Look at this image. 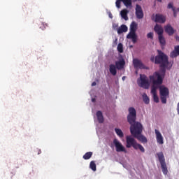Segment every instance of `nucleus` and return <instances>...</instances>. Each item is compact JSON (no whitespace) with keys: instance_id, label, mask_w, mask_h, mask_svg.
<instances>
[{"instance_id":"obj_32","label":"nucleus","mask_w":179,"mask_h":179,"mask_svg":"<svg viewBox=\"0 0 179 179\" xmlns=\"http://www.w3.org/2000/svg\"><path fill=\"white\" fill-rule=\"evenodd\" d=\"M143 101L145 104H149L150 99L149 97H148V95L143 96Z\"/></svg>"},{"instance_id":"obj_44","label":"nucleus","mask_w":179,"mask_h":179,"mask_svg":"<svg viewBox=\"0 0 179 179\" xmlns=\"http://www.w3.org/2000/svg\"><path fill=\"white\" fill-rule=\"evenodd\" d=\"M122 79V80H125V76H123Z\"/></svg>"},{"instance_id":"obj_11","label":"nucleus","mask_w":179,"mask_h":179,"mask_svg":"<svg viewBox=\"0 0 179 179\" xmlns=\"http://www.w3.org/2000/svg\"><path fill=\"white\" fill-rule=\"evenodd\" d=\"M136 16L137 19H143V10H142V7L138 4L136 5Z\"/></svg>"},{"instance_id":"obj_40","label":"nucleus","mask_w":179,"mask_h":179,"mask_svg":"<svg viewBox=\"0 0 179 179\" xmlns=\"http://www.w3.org/2000/svg\"><path fill=\"white\" fill-rule=\"evenodd\" d=\"M96 85H97V83L96 82H93L92 83V86H96Z\"/></svg>"},{"instance_id":"obj_9","label":"nucleus","mask_w":179,"mask_h":179,"mask_svg":"<svg viewBox=\"0 0 179 179\" xmlns=\"http://www.w3.org/2000/svg\"><path fill=\"white\" fill-rule=\"evenodd\" d=\"M133 65L135 68V69H149V67L145 66L143 63H142V61L138 59H134L133 60Z\"/></svg>"},{"instance_id":"obj_19","label":"nucleus","mask_w":179,"mask_h":179,"mask_svg":"<svg viewBox=\"0 0 179 179\" xmlns=\"http://www.w3.org/2000/svg\"><path fill=\"white\" fill-rule=\"evenodd\" d=\"M134 138H136V139H138V141H140V142H142V143H148V138H146L145 136L142 135V134H137Z\"/></svg>"},{"instance_id":"obj_46","label":"nucleus","mask_w":179,"mask_h":179,"mask_svg":"<svg viewBox=\"0 0 179 179\" xmlns=\"http://www.w3.org/2000/svg\"><path fill=\"white\" fill-rule=\"evenodd\" d=\"M138 1H142V0H138Z\"/></svg>"},{"instance_id":"obj_4","label":"nucleus","mask_w":179,"mask_h":179,"mask_svg":"<svg viewBox=\"0 0 179 179\" xmlns=\"http://www.w3.org/2000/svg\"><path fill=\"white\" fill-rule=\"evenodd\" d=\"M130 132L132 136H136V135H141L143 131V126L141 122L135 121L133 123H130Z\"/></svg>"},{"instance_id":"obj_25","label":"nucleus","mask_w":179,"mask_h":179,"mask_svg":"<svg viewBox=\"0 0 179 179\" xmlns=\"http://www.w3.org/2000/svg\"><path fill=\"white\" fill-rule=\"evenodd\" d=\"M136 37H137L136 34H129L127 35V38H131L134 44H135V43H136Z\"/></svg>"},{"instance_id":"obj_41","label":"nucleus","mask_w":179,"mask_h":179,"mask_svg":"<svg viewBox=\"0 0 179 179\" xmlns=\"http://www.w3.org/2000/svg\"><path fill=\"white\" fill-rule=\"evenodd\" d=\"M92 103H95V102H96V99L92 98Z\"/></svg>"},{"instance_id":"obj_20","label":"nucleus","mask_w":179,"mask_h":179,"mask_svg":"<svg viewBox=\"0 0 179 179\" xmlns=\"http://www.w3.org/2000/svg\"><path fill=\"white\" fill-rule=\"evenodd\" d=\"M128 31V27L125 24H122L117 29V34H122V33H127Z\"/></svg>"},{"instance_id":"obj_18","label":"nucleus","mask_w":179,"mask_h":179,"mask_svg":"<svg viewBox=\"0 0 179 179\" xmlns=\"http://www.w3.org/2000/svg\"><path fill=\"white\" fill-rule=\"evenodd\" d=\"M179 55V45H176L174 48V50L172 51L170 54L171 58H176Z\"/></svg>"},{"instance_id":"obj_6","label":"nucleus","mask_w":179,"mask_h":179,"mask_svg":"<svg viewBox=\"0 0 179 179\" xmlns=\"http://www.w3.org/2000/svg\"><path fill=\"white\" fill-rule=\"evenodd\" d=\"M138 84L140 87L143 89H149L150 83H149V78L145 74H140V80H138Z\"/></svg>"},{"instance_id":"obj_29","label":"nucleus","mask_w":179,"mask_h":179,"mask_svg":"<svg viewBox=\"0 0 179 179\" xmlns=\"http://www.w3.org/2000/svg\"><path fill=\"white\" fill-rule=\"evenodd\" d=\"M117 50L120 54H122V52H124V45H122V43H120L117 45Z\"/></svg>"},{"instance_id":"obj_36","label":"nucleus","mask_w":179,"mask_h":179,"mask_svg":"<svg viewBox=\"0 0 179 179\" xmlns=\"http://www.w3.org/2000/svg\"><path fill=\"white\" fill-rule=\"evenodd\" d=\"M173 16L174 17H177V10H176V8H173Z\"/></svg>"},{"instance_id":"obj_14","label":"nucleus","mask_w":179,"mask_h":179,"mask_svg":"<svg viewBox=\"0 0 179 179\" xmlns=\"http://www.w3.org/2000/svg\"><path fill=\"white\" fill-rule=\"evenodd\" d=\"M155 23H165L166 22V17L162 14H156L155 15Z\"/></svg>"},{"instance_id":"obj_31","label":"nucleus","mask_w":179,"mask_h":179,"mask_svg":"<svg viewBox=\"0 0 179 179\" xmlns=\"http://www.w3.org/2000/svg\"><path fill=\"white\" fill-rule=\"evenodd\" d=\"M45 27H48V24L45 22H41L40 29L42 30H45Z\"/></svg>"},{"instance_id":"obj_16","label":"nucleus","mask_w":179,"mask_h":179,"mask_svg":"<svg viewBox=\"0 0 179 179\" xmlns=\"http://www.w3.org/2000/svg\"><path fill=\"white\" fill-rule=\"evenodd\" d=\"M154 30L155 31V33H157V34H158L159 36H163V33H164V29H163V27H162V25H159V24H156L154 27Z\"/></svg>"},{"instance_id":"obj_23","label":"nucleus","mask_w":179,"mask_h":179,"mask_svg":"<svg viewBox=\"0 0 179 179\" xmlns=\"http://www.w3.org/2000/svg\"><path fill=\"white\" fill-rule=\"evenodd\" d=\"M158 40L161 45L162 48H163V47H164V45H166V38H164V36L163 35H159V36H158Z\"/></svg>"},{"instance_id":"obj_3","label":"nucleus","mask_w":179,"mask_h":179,"mask_svg":"<svg viewBox=\"0 0 179 179\" xmlns=\"http://www.w3.org/2000/svg\"><path fill=\"white\" fill-rule=\"evenodd\" d=\"M126 148H134L136 150H141L142 153H145V148L142 145L138 144L136 142V140L131 137V136H126Z\"/></svg>"},{"instance_id":"obj_27","label":"nucleus","mask_w":179,"mask_h":179,"mask_svg":"<svg viewBox=\"0 0 179 179\" xmlns=\"http://www.w3.org/2000/svg\"><path fill=\"white\" fill-rule=\"evenodd\" d=\"M92 156H93V152H87L83 155V159H84V160H89V159L92 157Z\"/></svg>"},{"instance_id":"obj_34","label":"nucleus","mask_w":179,"mask_h":179,"mask_svg":"<svg viewBox=\"0 0 179 179\" xmlns=\"http://www.w3.org/2000/svg\"><path fill=\"white\" fill-rule=\"evenodd\" d=\"M147 37L148 38H151L153 39V33L152 32H150L147 34Z\"/></svg>"},{"instance_id":"obj_8","label":"nucleus","mask_w":179,"mask_h":179,"mask_svg":"<svg viewBox=\"0 0 179 179\" xmlns=\"http://www.w3.org/2000/svg\"><path fill=\"white\" fill-rule=\"evenodd\" d=\"M128 111L127 122H129V124H133V122L136 121V110H135V108L134 107H130L129 108Z\"/></svg>"},{"instance_id":"obj_1","label":"nucleus","mask_w":179,"mask_h":179,"mask_svg":"<svg viewBox=\"0 0 179 179\" xmlns=\"http://www.w3.org/2000/svg\"><path fill=\"white\" fill-rule=\"evenodd\" d=\"M155 64L160 65L159 71H155L154 73H157L162 79H164L166 75V68L169 65V57L161 50H158V55L155 57Z\"/></svg>"},{"instance_id":"obj_21","label":"nucleus","mask_w":179,"mask_h":179,"mask_svg":"<svg viewBox=\"0 0 179 179\" xmlns=\"http://www.w3.org/2000/svg\"><path fill=\"white\" fill-rule=\"evenodd\" d=\"M109 72L111 75L115 76L117 75V66L114 64L109 65Z\"/></svg>"},{"instance_id":"obj_17","label":"nucleus","mask_w":179,"mask_h":179,"mask_svg":"<svg viewBox=\"0 0 179 179\" xmlns=\"http://www.w3.org/2000/svg\"><path fill=\"white\" fill-rule=\"evenodd\" d=\"M136 29H138V24L133 21L130 24V33L129 34H136Z\"/></svg>"},{"instance_id":"obj_33","label":"nucleus","mask_w":179,"mask_h":179,"mask_svg":"<svg viewBox=\"0 0 179 179\" xmlns=\"http://www.w3.org/2000/svg\"><path fill=\"white\" fill-rule=\"evenodd\" d=\"M121 2H122V0H117L115 2L116 7L120 8H121Z\"/></svg>"},{"instance_id":"obj_28","label":"nucleus","mask_w":179,"mask_h":179,"mask_svg":"<svg viewBox=\"0 0 179 179\" xmlns=\"http://www.w3.org/2000/svg\"><path fill=\"white\" fill-rule=\"evenodd\" d=\"M115 131L116 132V134L119 138H124V133L122 132V130L121 129H115Z\"/></svg>"},{"instance_id":"obj_10","label":"nucleus","mask_w":179,"mask_h":179,"mask_svg":"<svg viewBox=\"0 0 179 179\" xmlns=\"http://www.w3.org/2000/svg\"><path fill=\"white\" fill-rule=\"evenodd\" d=\"M113 145H115L116 148V152H124V153L127 152V149H125V147H124V145H122V144L120 143V141H118L117 138H115L113 140Z\"/></svg>"},{"instance_id":"obj_30","label":"nucleus","mask_w":179,"mask_h":179,"mask_svg":"<svg viewBox=\"0 0 179 179\" xmlns=\"http://www.w3.org/2000/svg\"><path fill=\"white\" fill-rule=\"evenodd\" d=\"M90 168L91 169V170H92V171H96V162L91 161V162L90 164Z\"/></svg>"},{"instance_id":"obj_35","label":"nucleus","mask_w":179,"mask_h":179,"mask_svg":"<svg viewBox=\"0 0 179 179\" xmlns=\"http://www.w3.org/2000/svg\"><path fill=\"white\" fill-rule=\"evenodd\" d=\"M173 8H176L173 6V3H169L168 4V9H172L173 10Z\"/></svg>"},{"instance_id":"obj_42","label":"nucleus","mask_w":179,"mask_h":179,"mask_svg":"<svg viewBox=\"0 0 179 179\" xmlns=\"http://www.w3.org/2000/svg\"><path fill=\"white\" fill-rule=\"evenodd\" d=\"M41 150H38V155H41Z\"/></svg>"},{"instance_id":"obj_37","label":"nucleus","mask_w":179,"mask_h":179,"mask_svg":"<svg viewBox=\"0 0 179 179\" xmlns=\"http://www.w3.org/2000/svg\"><path fill=\"white\" fill-rule=\"evenodd\" d=\"M117 44H118V38H116L113 41V45H117Z\"/></svg>"},{"instance_id":"obj_13","label":"nucleus","mask_w":179,"mask_h":179,"mask_svg":"<svg viewBox=\"0 0 179 179\" xmlns=\"http://www.w3.org/2000/svg\"><path fill=\"white\" fill-rule=\"evenodd\" d=\"M155 132L157 143H159V145H163V143H164V141H163V136H162V133H160V131L157 129H155Z\"/></svg>"},{"instance_id":"obj_39","label":"nucleus","mask_w":179,"mask_h":179,"mask_svg":"<svg viewBox=\"0 0 179 179\" xmlns=\"http://www.w3.org/2000/svg\"><path fill=\"white\" fill-rule=\"evenodd\" d=\"M150 60L152 61V62H153L155 61V56L152 57Z\"/></svg>"},{"instance_id":"obj_43","label":"nucleus","mask_w":179,"mask_h":179,"mask_svg":"<svg viewBox=\"0 0 179 179\" xmlns=\"http://www.w3.org/2000/svg\"><path fill=\"white\" fill-rule=\"evenodd\" d=\"M155 19V15L152 16V20H153Z\"/></svg>"},{"instance_id":"obj_15","label":"nucleus","mask_w":179,"mask_h":179,"mask_svg":"<svg viewBox=\"0 0 179 179\" xmlns=\"http://www.w3.org/2000/svg\"><path fill=\"white\" fill-rule=\"evenodd\" d=\"M116 69L119 71L123 69L124 66H125V60L124 58L120 59L119 61L115 62Z\"/></svg>"},{"instance_id":"obj_45","label":"nucleus","mask_w":179,"mask_h":179,"mask_svg":"<svg viewBox=\"0 0 179 179\" xmlns=\"http://www.w3.org/2000/svg\"><path fill=\"white\" fill-rule=\"evenodd\" d=\"M157 2H162V0H157Z\"/></svg>"},{"instance_id":"obj_26","label":"nucleus","mask_w":179,"mask_h":179,"mask_svg":"<svg viewBox=\"0 0 179 179\" xmlns=\"http://www.w3.org/2000/svg\"><path fill=\"white\" fill-rule=\"evenodd\" d=\"M122 2H123L124 6L127 8L132 6V0H122Z\"/></svg>"},{"instance_id":"obj_12","label":"nucleus","mask_w":179,"mask_h":179,"mask_svg":"<svg viewBox=\"0 0 179 179\" xmlns=\"http://www.w3.org/2000/svg\"><path fill=\"white\" fill-rule=\"evenodd\" d=\"M165 32L168 36H173L174 33H176V30L170 24H168L166 26L164 27Z\"/></svg>"},{"instance_id":"obj_7","label":"nucleus","mask_w":179,"mask_h":179,"mask_svg":"<svg viewBox=\"0 0 179 179\" xmlns=\"http://www.w3.org/2000/svg\"><path fill=\"white\" fill-rule=\"evenodd\" d=\"M157 155L161 164L163 174H167V173H169V171L167 170V165L166 164V159H164V155L163 154V152H158Z\"/></svg>"},{"instance_id":"obj_47","label":"nucleus","mask_w":179,"mask_h":179,"mask_svg":"<svg viewBox=\"0 0 179 179\" xmlns=\"http://www.w3.org/2000/svg\"><path fill=\"white\" fill-rule=\"evenodd\" d=\"M134 1H136V0H134Z\"/></svg>"},{"instance_id":"obj_5","label":"nucleus","mask_w":179,"mask_h":179,"mask_svg":"<svg viewBox=\"0 0 179 179\" xmlns=\"http://www.w3.org/2000/svg\"><path fill=\"white\" fill-rule=\"evenodd\" d=\"M159 89L161 101L163 104H166L167 103V97L170 94V91L164 85L159 86Z\"/></svg>"},{"instance_id":"obj_24","label":"nucleus","mask_w":179,"mask_h":179,"mask_svg":"<svg viewBox=\"0 0 179 179\" xmlns=\"http://www.w3.org/2000/svg\"><path fill=\"white\" fill-rule=\"evenodd\" d=\"M128 10L127 9H124V10H122L121 12H120V15H121V17H122V19H124L125 20H128Z\"/></svg>"},{"instance_id":"obj_2","label":"nucleus","mask_w":179,"mask_h":179,"mask_svg":"<svg viewBox=\"0 0 179 179\" xmlns=\"http://www.w3.org/2000/svg\"><path fill=\"white\" fill-rule=\"evenodd\" d=\"M149 79L152 83L151 87V94H152L155 103H159V96H157V87L163 84V78L157 73L149 76Z\"/></svg>"},{"instance_id":"obj_38","label":"nucleus","mask_w":179,"mask_h":179,"mask_svg":"<svg viewBox=\"0 0 179 179\" xmlns=\"http://www.w3.org/2000/svg\"><path fill=\"white\" fill-rule=\"evenodd\" d=\"M108 16L110 19H113V14L111 13V12L108 13Z\"/></svg>"},{"instance_id":"obj_22","label":"nucleus","mask_w":179,"mask_h":179,"mask_svg":"<svg viewBox=\"0 0 179 179\" xmlns=\"http://www.w3.org/2000/svg\"><path fill=\"white\" fill-rule=\"evenodd\" d=\"M96 117L99 124H103L104 122V117H103V113H101V111L98 110L96 112Z\"/></svg>"}]
</instances>
